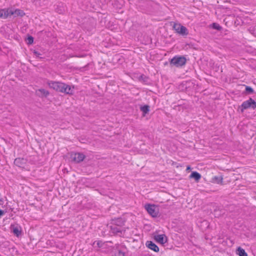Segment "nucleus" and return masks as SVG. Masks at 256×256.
<instances>
[{
  "label": "nucleus",
  "mask_w": 256,
  "mask_h": 256,
  "mask_svg": "<svg viewBox=\"0 0 256 256\" xmlns=\"http://www.w3.org/2000/svg\"><path fill=\"white\" fill-rule=\"evenodd\" d=\"M211 27L214 30H218L220 31L222 30V28L220 26L219 24L214 22L211 24Z\"/></svg>",
  "instance_id": "nucleus-20"
},
{
  "label": "nucleus",
  "mask_w": 256,
  "mask_h": 256,
  "mask_svg": "<svg viewBox=\"0 0 256 256\" xmlns=\"http://www.w3.org/2000/svg\"><path fill=\"white\" fill-rule=\"evenodd\" d=\"M186 60L184 56H175L170 61V64L176 67H180L184 66Z\"/></svg>",
  "instance_id": "nucleus-2"
},
{
  "label": "nucleus",
  "mask_w": 256,
  "mask_h": 256,
  "mask_svg": "<svg viewBox=\"0 0 256 256\" xmlns=\"http://www.w3.org/2000/svg\"><path fill=\"white\" fill-rule=\"evenodd\" d=\"M72 157L74 161L79 163L83 161L86 156L83 154L78 152L74 154Z\"/></svg>",
  "instance_id": "nucleus-8"
},
{
  "label": "nucleus",
  "mask_w": 256,
  "mask_h": 256,
  "mask_svg": "<svg viewBox=\"0 0 256 256\" xmlns=\"http://www.w3.org/2000/svg\"><path fill=\"white\" fill-rule=\"evenodd\" d=\"M110 229L112 233L120 236H121L125 232V230H124V228L115 225L110 226Z\"/></svg>",
  "instance_id": "nucleus-6"
},
{
  "label": "nucleus",
  "mask_w": 256,
  "mask_h": 256,
  "mask_svg": "<svg viewBox=\"0 0 256 256\" xmlns=\"http://www.w3.org/2000/svg\"><path fill=\"white\" fill-rule=\"evenodd\" d=\"M173 28L177 33L182 36H187L188 34V29L180 24H174Z\"/></svg>",
  "instance_id": "nucleus-4"
},
{
  "label": "nucleus",
  "mask_w": 256,
  "mask_h": 256,
  "mask_svg": "<svg viewBox=\"0 0 256 256\" xmlns=\"http://www.w3.org/2000/svg\"><path fill=\"white\" fill-rule=\"evenodd\" d=\"M26 162V160L24 158H18L14 160V164L20 168L24 167Z\"/></svg>",
  "instance_id": "nucleus-10"
},
{
  "label": "nucleus",
  "mask_w": 256,
  "mask_h": 256,
  "mask_svg": "<svg viewBox=\"0 0 256 256\" xmlns=\"http://www.w3.org/2000/svg\"><path fill=\"white\" fill-rule=\"evenodd\" d=\"M252 33L254 34V35H255V36H256V34H254V32H252Z\"/></svg>",
  "instance_id": "nucleus-28"
},
{
  "label": "nucleus",
  "mask_w": 256,
  "mask_h": 256,
  "mask_svg": "<svg viewBox=\"0 0 256 256\" xmlns=\"http://www.w3.org/2000/svg\"><path fill=\"white\" fill-rule=\"evenodd\" d=\"M10 228L14 235L18 236L22 234L21 228L18 226L11 225Z\"/></svg>",
  "instance_id": "nucleus-12"
},
{
  "label": "nucleus",
  "mask_w": 256,
  "mask_h": 256,
  "mask_svg": "<svg viewBox=\"0 0 256 256\" xmlns=\"http://www.w3.org/2000/svg\"><path fill=\"white\" fill-rule=\"evenodd\" d=\"M212 182L222 184L223 182V178L222 176H214L212 178Z\"/></svg>",
  "instance_id": "nucleus-15"
},
{
  "label": "nucleus",
  "mask_w": 256,
  "mask_h": 256,
  "mask_svg": "<svg viewBox=\"0 0 256 256\" xmlns=\"http://www.w3.org/2000/svg\"><path fill=\"white\" fill-rule=\"evenodd\" d=\"M246 94H252L254 92V90L250 86H246Z\"/></svg>",
  "instance_id": "nucleus-21"
},
{
  "label": "nucleus",
  "mask_w": 256,
  "mask_h": 256,
  "mask_svg": "<svg viewBox=\"0 0 256 256\" xmlns=\"http://www.w3.org/2000/svg\"><path fill=\"white\" fill-rule=\"evenodd\" d=\"M148 212L152 217L156 218L158 216V212L154 204H146L144 206Z\"/></svg>",
  "instance_id": "nucleus-5"
},
{
  "label": "nucleus",
  "mask_w": 256,
  "mask_h": 256,
  "mask_svg": "<svg viewBox=\"0 0 256 256\" xmlns=\"http://www.w3.org/2000/svg\"><path fill=\"white\" fill-rule=\"evenodd\" d=\"M48 85L50 88L57 92H61L68 94H72L73 88L67 84L59 82L50 81L48 82Z\"/></svg>",
  "instance_id": "nucleus-1"
},
{
  "label": "nucleus",
  "mask_w": 256,
  "mask_h": 256,
  "mask_svg": "<svg viewBox=\"0 0 256 256\" xmlns=\"http://www.w3.org/2000/svg\"><path fill=\"white\" fill-rule=\"evenodd\" d=\"M191 170L190 166H187V167H186V170Z\"/></svg>",
  "instance_id": "nucleus-27"
},
{
  "label": "nucleus",
  "mask_w": 256,
  "mask_h": 256,
  "mask_svg": "<svg viewBox=\"0 0 256 256\" xmlns=\"http://www.w3.org/2000/svg\"><path fill=\"white\" fill-rule=\"evenodd\" d=\"M140 110L143 112V115L145 116L150 112V106L148 105H144L140 107Z\"/></svg>",
  "instance_id": "nucleus-19"
},
{
  "label": "nucleus",
  "mask_w": 256,
  "mask_h": 256,
  "mask_svg": "<svg viewBox=\"0 0 256 256\" xmlns=\"http://www.w3.org/2000/svg\"><path fill=\"white\" fill-rule=\"evenodd\" d=\"M96 244L98 245V248H100L102 246V242L98 241L96 242Z\"/></svg>",
  "instance_id": "nucleus-25"
},
{
  "label": "nucleus",
  "mask_w": 256,
  "mask_h": 256,
  "mask_svg": "<svg viewBox=\"0 0 256 256\" xmlns=\"http://www.w3.org/2000/svg\"><path fill=\"white\" fill-rule=\"evenodd\" d=\"M248 108H252L254 110L256 108V102L252 98L244 102L242 105L239 106V108L240 110L242 113L244 112V110Z\"/></svg>",
  "instance_id": "nucleus-3"
},
{
  "label": "nucleus",
  "mask_w": 256,
  "mask_h": 256,
  "mask_svg": "<svg viewBox=\"0 0 256 256\" xmlns=\"http://www.w3.org/2000/svg\"><path fill=\"white\" fill-rule=\"evenodd\" d=\"M190 178H194L196 182H198L201 178V175L197 172H192L190 176Z\"/></svg>",
  "instance_id": "nucleus-17"
},
{
  "label": "nucleus",
  "mask_w": 256,
  "mask_h": 256,
  "mask_svg": "<svg viewBox=\"0 0 256 256\" xmlns=\"http://www.w3.org/2000/svg\"><path fill=\"white\" fill-rule=\"evenodd\" d=\"M34 54L36 56V58H42L40 56L41 55V54L38 52V51H36V50H34V51L33 52Z\"/></svg>",
  "instance_id": "nucleus-24"
},
{
  "label": "nucleus",
  "mask_w": 256,
  "mask_h": 256,
  "mask_svg": "<svg viewBox=\"0 0 256 256\" xmlns=\"http://www.w3.org/2000/svg\"><path fill=\"white\" fill-rule=\"evenodd\" d=\"M24 14V12L20 10H16L14 11L10 10V16L12 15H14L15 16H23Z\"/></svg>",
  "instance_id": "nucleus-16"
},
{
  "label": "nucleus",
  "mask_w": 256,
  "mask_h": 256,
  "mask_svg": "<svg viewBox=\"0 0 256 256\" xmlns=\"http://www.w3.org/2000/svg\"><path fill=\"white\" fill-rule=\"evenodd\" d=\"M146 245L148 248L155 252H159V248L152 241H147Z\"/></svg>",
  "instance_id": "nucleus-11"
},
{
  "label": "nucleus",
  "mask_w": 256,
  "mask_h": 256,
  "mask_svg": "<svg viewBox=\"0 0 256 256\" xmlns=\"http://www.w3.org/2000/svg\"><path fill=\"white\" fill-rule=\"evenodd\" d=\"M4 214V210L0 209V218Z\"/></svg>",
  "instance_id": "nucleus-26"
},
{
  "label": "nucleus",
  "mask_w": 256,
  "mask_h": 256,
  "mask_svg": "<svg viewBox=\"0 0 256 256\" xmlns=\"http://www.w3.org/2000/svg\"><path fill=\"white\" fill-rule=\"evenodd\" d=\"M27 40H28V44H31L34 42V38L31 36H29L28 37Z\"/></svg>",
  "instance_id": "nucleus-23"
},
{
  "label": "nucleus",
  "mask_w": 256,
  "mask_h": 256,
  "mask_svg": "<svg viewBox=\"0 0 256 256\" xmlns=\"http://www.w3.org/2000/svg\"><path fill=\"white\" fill-rule=\"evenodd\" d=\"M115 256H125V252L121 250H118L115 252Z\"/></svg>",
  "instance_id": "nucleus-22"
},
{
  "label": "nucleus",
  "mask_w": 256,
  "mask_h": 256,
  "mask_svg": "<svg viewBox=\"0 0 256 256\" xmlns=\"http://www.w3.org/2000/svg\"><path fill=\"white\" fill-rule=\"evenodd\" d=\"M112 225H115L118 226L122 228L124 225L125 221L122 218H117L112 219Z\"/></svg>",
  "instance_id": "nucleus-9"
},
{
  "label": "nucleus",
  "mask_w": 256,
  "mask_h": 256,
  "mask_svg": "<svg viewBox=\"0 0 256 256\" xmlns=\"http://www.w3.org/2000/svg\"><path fill=\"white\" fill-rule=\"evenodd\" d=\"M236 254L239 256H248V254L246 252L245 250L240 246L236 250Z\"/></svg>",
  "instance_id": "nucleus-18"
},
{
  "label": "nucleus",
  "mask_w": 256,
  "mask_h": 256,
  "mask_svg": "<svg viewBox=\"0 0 256 256\" xmlns=\"http://www.w3.org/2000/svg\"><path fill=\"white\" fill-rule=\"evenodd\" d=\"M10 16L9 9H0V18H6Z\"/></svg>",
  "instance_id": "nucleus-14"
},
{
  "label": "nucleus",
  "mask_w": 256,
  "mask_h": 256,
  "mask_svg": "<svg viewBox=\"0 0 256 256\" xmlns=\"http://www.w3.org/2000/svg\"><path fill=\"white\" fill-rule=\"evenodd\" d=\"M154 239L156 242L162 244H164L167 242V237L165 234L156 235L154 236Z\"/></svg>",
  "instance_id": "nucleus-7"
},
{
  "label": "nucleus",
  "mask_w": 256,
  "mask_h": 256,
  "mask_svg": "<svg viewBox=\"0 0 256 256\" xmlns=\"http://www.w3.org/2000/svg\"><path fill=\"white\" fill-rule=\"evenodd\" d=\"M254 28L256 30V26Z\"/></svg>",
  "instance_id": "nucleus-29"
},
{
  "label": "nucleus",
  "mask_w": 256,
  "mask_h": 256,
  "mask_svg": "<svg viewBox=\"0 0 256 256\" xmlns=\"http://www.w3.org/2000/svg\"><path fill=\"white\" fill-rule=\"evenodd\" d=\"M36 94L40 96V97H47L49 94H50V92H48V91L44 89V88H40V89H39L37 91H36Z\"/></svg>",
  "instance_id": "nucleus-13"
}]
</instances>
